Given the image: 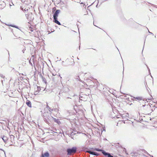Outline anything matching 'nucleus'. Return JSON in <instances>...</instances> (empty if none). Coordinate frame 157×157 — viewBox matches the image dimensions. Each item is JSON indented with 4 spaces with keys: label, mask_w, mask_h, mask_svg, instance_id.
Returning a JSON list of instances; mask_svg holds the SVG:
<instances>
[{
    "label": "nucleus",
    "mask_w": 157,
    "mask_h": 157,
    "mask_svg": "<svg viewBox=\"0 0 157 157\" xmlns=\"http://www.w3.org/2000/svg\"><path fill=\"white\" fill-rule=\"evenodd\" d=\"M60 12L59 10H57L53 15L54 22L59 25H61L60 22L57 20V17Z\"/></svg>",
    "instance_id": "f257e3e1"
},
{
    "label": "nucleus",
    "mask_w": 157,
    "mask_h": 157,
    "mask_svg": "<svg viewBox=\"0 0 157 157\" xmlns=\"http://www.w3.org/2000/svg\"><path fill=\"white\" fill-rule=\"evenodd\" d=\"M32 10H29L28 13H26L25 16L27 18L29 21H32L34 19Z\"/></svg>",
    "instance_id": "f03ea898"
},
{
    "label": "nucleus",
    "mask_w": 157,
    "mask_h": 157,
    "mask_svg": "<svg viewBox=\"0 0 157 157\" xmlns=\"http://www.w3.org/2000/svg\"><path fill=\"white\" fill-rule=\"evenodd\" d=\"M76 151V148L73 147L71 149H68L67 152L68 154H71L72 153H75Z\"/></svg>",
    "instance_id": "7ed1b4c3"
},
{
    "label": "nucleus",
    "mask_w": 157,
    "mask_h": 157,
    "mask_svg": "<svg viewBox=\"0 0 157 157\" xmlns=\"http://www.w3.org/2000/svg\"><path fill=\"white\" fill-rule=\"evenodd\" d=\"M129 114L128 113H125L121 115L123 119L125 121L128 120L129 118Z\"/></svg>",
    "instance_id": "20e7f679"
},
{
    "label": "nucleus",
    "mask_w": 157,
    "mask_h": 157,
    "mask_svg": "<svg viewBox=\"0 0 157 157\" xmlns=\"http://www.w3.org/2000/svg\"><path fill=\"white\" fill-rule=\"evenodd\" d=\"M86 152L90 154L93 155H95L98 156L99 155V154H98L97 153L92 152V151H86Z\"/></svg>",
    "instance_id": "39448f33"
},
{
    "label": "nucleus",
    "mask_w": 157,
    "mask_h": 157,
    "mask_svg": "<svg viewBox=\"0 0 157 157\" xmlns=\"http://www.w3.org/2000/svg\"><path fill=\"white\" fill-rule=\"evenodd\" d=\"M102 153L103 154L105 155H107V157H113V156L110 155V154L108 153L105 152L104 151H102Z\"/></svg>",
    "instance_id": "423d86ee"
},
{
    "label": "nucleus",
    "mask_w": 157,
    "mask_h": 157,
    "mask_svg": "<svg viewBox=\"0 0 157 157\" xmlns=\"http://www.w3.org/2000/svg\"><path fill=\"white\" fill-rule=\"evenodd\" d=\"M49 156V153L47 152L44 154H42V157H48Z\"/></svg>",
    "instance_id": "0eeeda50"
},
{
    "label": "nucleus",
    "mask_w": 157,
    "mask_h": 157,
    "mask_svg": "<svg viewBox=\"0 0 157 157\" xmlns=\"http://www.w3.org/2000/svg\"><path fill=\"white\" fill-rule=\"evenodd\" d=\"M26 103L28 106L30 107H32L31 103L28 100H27V101H26Z\"/></svg>",
    "instance_id": "6e6552de"
},
{
    "label": "nucleus",
    "mask_w": 157,
    "mask_h": 157,
    "mask_svg": "<svg viewBox=\"0 0 157 157\" xmlns=\"http://www.w3.org/2000/svg\"><path fill=\"white\" fill-rule=\"evenodd\" d=\"M134 100L136 101H141L142 100V98L140 97H134Z\"/></svg>",
    "instance_id": "1a4fd4ad"
},
{
    "label": "nucleus",
    "mask_w": 157,
    "mask_h": 157,
    "mask_svg": "<svg viewBox=\"0 0 157 157\" xmlns=\"http://www.w3.org/2000/svg\"><path fill=\"white\" fill-rule=\"evenodd\" d=\"M2 139H3V141L5 143L8 140V138L6 136H3L2 138Z\"/></svg>",
    "instance_id": "9d476101"
},
{
    "label": "nucleus",
    "mask_w": 157,
    "mask_h": 157,
    "mask_svg": "<svg viewBox=\"0 0 157 157\" xmlns=\"http://www.w3.org/2000/svg\"><path fill=\"white\" fill-rule=\"evenodd\" d=\"M29 10H31V9H30L29 8H28V7H26L24 9V10L25 11V12H26V13H28V12H29Z\"/></svg>",
    "instance_id": "9b49d317"
},
{
    "label": "nucleus",
    "mask_w": 157,
    "mask_h": 157,
    "mask_svg": "<svg viewBox=\"0 0 157 157\" xmlns=\"http://www.w3.org/2000/svg\"><path fill=\"white\" fill-rule=\"evenodd\" d=\"M41 90V88L40 86H37V91L38 92H39Z\"/></svg>",
    "instance_id": "f8f14e48"
},
{
    "label": "nucleus",
    "mask_w": 157,
    "mask_h": 157,
    "mask_svg": "<svg viewBox=\"0 0 157 157\" xmlns=\"http://www.w3.org/2000/svg\"><path fill=\"white\" fill-rule=\"evenodd\" d=\"M94 150L95 151H101L102 152V151H103V150H101L99 149L98 148H95Z\"/></svg>",
    "instance_id": "ddd939ff"
},
{
    "label": "nucleus",
    "mask_w": 157,
    "mask_h": 157,
    "mask_svg": "<svg viewBox=\"0 0 157 157\" xmlns=\"http://www.w3.org/2000/svg\"><path fill=\"white\" fill-rule=\"evenodd\" d=\"M34 95H36V94H37L36 93V92H35L34 93Z\"/></svg>",
    "instance_id": "4468645a"
},
{
    "label": "nucleus",
    "mask_w": 157,
    "mask_h": 157,
    "mask_svg": "<svg viewBox=\"0 0 157 157\" xmlns=\"http://www.w3.org/2000/svg\"><path fill=\"white\" fill-rule=\"evenodd\" d=\"M31 32H32V31H33V30H31Z\"/></svg>",
    "instance_id": "2eb2a0df"
}]
</instances>
